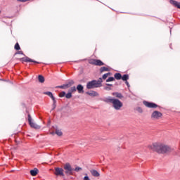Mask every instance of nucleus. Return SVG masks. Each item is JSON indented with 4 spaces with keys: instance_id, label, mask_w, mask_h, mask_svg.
I'll use <instances>...</instances> for the list:
<instances>
[{
    "instance_id": "nucleus-2",
    "label": "nucleus",
    "mask_w": 180,
    "mask_h": 180,
    "mask_svg": "<svg viewBox=\"0 0 180 180\" xmlns=\"http://www.w3.org/2000/svg\"><path fill=\"white\" fill-rule=\"evenodd\" d=\"M102 101L103 102H105V103H112V108H114L115 110H120V109L123 108V103H122V101L117 98H112L111 97H108L103 98Z\"/></svg>"
},
{
    "instance_id": "nucleus-16",
    "label": "nucleus",
    "mask_w": 180,
    "mask_h": 180,
    "mask_svg": "<svg viewBox=\"0 0 180 180\" xmlns=\"http://www.w3.org/2000/svg\"><path fill=\"white\" fill-rule=\"evenodd\" d=\"M90 172L93 176H96V177L101 176V174H99V172H98V171L95 169L91 170Z\"/></svg>"
},
{
    "instance_id": "nucleus-3",
    "label": "nucleus",
    "mask_w": 180,
    "mask_h": 180,
    "mask_svg": "<svg viewBox=\"0 0 180 180\" xmlns=\"http://www.w3.org/2000/svg\"><path fill=\"white\" fill-rule=\"evenodd\" d=\"M102 77H100L98 80H92L86 84L87 89H94V88H101L102 86Z\"/></svg>"
},
{
    "instance_id": "nucleus-35",
    "label": "nucleus",
    "mask_w": 180,
    "mask_h": 180,
    "mask_svg": "<svg viewBox=\"0 0 180 180\" xmlns=\"http://www.w3.org/2000/svg\"><path fill=\"white\" fill-rule=\"evenodd\" d=\"M138 112H139L140 113L143 112V110L141 109V108L139 107L137 109Z\"/></svg>"
},
{
    "instance_id": "nucleus-11",
    "label": "nucleus",
    "mask_w": 180,
    "mask_h": 180,
    "mask_svg": "<svg viewBox=\"0 0 180 180\" xmlns=\"http://www.w3.org/2000/svg\"><path fill=\"white\" fill-rule=\"evenodd\" d=\"M169 2L172 5H174L178 9H180V3L175 0H169Z\"/></svg>"
},
{
    "instance_id": "nucleus-25",
    "label": "nucleus",
    "mask_w": 180,
    "mask_h": 180,
    "mask_svg": "<svg viewBox=\"0 0 180 180\" xmlns=\"http://www.w3.org/2000/svg\"><path fill=\"white\" fill-rule=\"evenodd\" d=\"M53 101V104H52V106H53V110H54V109H56V103H57V101L56 100V98H53L52 99Z\"/></svg>"
},
{
    "instance_id": "nucleus-32",
    "label": "nucleus",
    "mask_w": 180,
    "mask_h": 180,
    "mask_svg": "<svg viewBox=\"0 0 180 180\" xmlns=\"http://www.w3.org/2000/svg\"><path fill=\"white\" fill-rule=\"evenodd\" d=\"M64 96H65V91H62V92L59 93L60 98H64Z\"/></svg>"
},
{
    "instance_id": "nucleus-9",
    "label": "nucleus",
    "mask_w": 180,
    "mask_h": 180,
    "mask_svg": "<svg viewBox=\"0 0 180 180\" xmlns=\"http://www.w3.org/2000/svg\"><path fill=\"white\" fill-rule=\"evenodd\" d=\"M54 175L56 176H64V169L61 167H55Z\"/></svg>"
},
{
    "instance_id": "nucleus-15",
    "label": "nucleus",
    "mask_w": 180,
    "mask_h": 180,
    "mask_svg": "<svg viewBox=\"0 0 180 180\" xmlns=\"http://www.w3.org/2000/svg\"><path fill=\"white\" fill-rule=\"evenodd\" d=\"M30 174L32 176H36L37 174H39V169L37 168H34V169L30 170Z\"/></svg>"
},
{
    "instance_id": "nucleus-13",
    "label": "nucleus",
    "mask_w": 180,
    "mask_h": 180,
    "mask_svg": "<svg viewBox=\"0 0 180 180\" xmlns=\"http://www.w3.org/2000/svg\"><path fill=\"white\" fill-rule=\"evenodd\" d=\"M77 90L79 94H84V86H82V84L77 85Z\"/></svg>"
},
{
    "instance_id": "nucleus-5",
    "label": "nucleus",
    "mask_w": 180,
    "mask_h": 180,
    "mask_svg": "<svg viewBox=\"0 0 180 180\" xmlns=\"http://www.w3.org/2000/svg\"><path fill=\"white\" fill-rule=\"evenodd\" d=\"M63 169H65V174L66 175H72V171H74V169H72V167H71V165L70 163H66L63 166Z\"/></svg>"
},
{
    "instance_id": "nucleus-30",
    "label": "nucleus",
    "mask_w": 180,
    "mask_h": 180,
    "mask_svg": "<svg viewBox=\"0 0 180 180\" xmlns=\"http://www.w3.org/2000/svg\"><path fill=\"white\" fill-rule=\"evenodd\" d=\"M14 49H15V50H18V51L20 50V46L19 45V43L17 42L15 44Z\"/></svg>"
},
{
    "instance_id": "nucleus-28",
    "label": "nucleus",
    "mask_w": 180,
    "mask_h": 180,
    "mask_svg": "<svg viewBox=\"0 0 180 180\" xmlns=\"http://www.w3.org/2000/svg\"><path fill=\"white\" fill-rule=\"evenodd\" d=\"M112 75V73H110V72H108V73H105V74H104L103 75V77H102V79H106V78H108V75Z\"/></svg>"
},
{
    "instance_id": "nucleus-22",
    "label": "nucleus",
    "mask_w": 180,
    "mask_h": 180,
    "mask_svg": "<svg viewBox=\"0 0 180 180\" xmlns=\"http://www.w3.org/2000/svg\"><path fill=\"white\" fill-rule=\"evenodd\" d=\"M38 80H39V82H41V84H43V82H44V77H43V75H39Z\"/></svg>"
},
{
    "instance_id": "nucleus-26",
    "label": "nucleus",
    "mask_w": 180,
    "mask_h": 180,
    "mask_svg": "<svg viewBox=\"0 0 180 180\" xmlns=\"http://www.w3.org/2000/svg\"><path fill=\"white\" fill-rule=\"evenodd\" d=\"M121 79H122V81H127V79H129V75H124L122 77Z\"/></svg>"
},
{
    "instance_id": "nucleus-37",
    "label": "nucleus",
    "mask_w": 180,
    "mask_h": 180,
    "mask_svg": "<svg viewBox=\"0 0 180 180\" xmlns=\"http://www.w3.org/2000/svg\"><path fill=\"white\" fill-rule=\"evenodd\" d=\"M126 85L128 86V88H130V84H129V82H125Z\"/></svg>"
},
{
    "instance_id": "nucleus-18",
    "label": "nucleus",
    "mask_w": 180,
    "mask_h": 180,
    "mask_svg": "<svg viewBox=\"0 0 180 180\" xmlns=\"http://www.w3.org/2000/svg\"><path fill=\"white\" fill-rule=\"evenodd\" d=\"M113 96H115L116 98H119V99H122L123 95L121 93L119 92H114L112 93Z\"/></svg>"
},
{
    "instance_id": "nucleus-4",
    "label": "nucleus",
    "mask_w": 180,
    "mask_h": 180,
    "mask_svg": "<svg viewBox=\"0 0 180 180\" xmlns=\"http://www.w3.org/2000/svg\"><path fill=\"white\" fill-rule=\"evenodd\" d=\"M26 113H27L28 115V123L30 126H31V127H32L33 129H36L37 130H39V129H40V126L37 125V124H35L32 121V116L30 115V113H29L28 110H26Z\"/></svg>"
},
{
    "instance_id": "nucleus-31",
    "label": "nucleus",
    "mask_w": 180,
    "mask_h": 180,
    "mask_svg": "<svg viewBox=\"0 0 180 180\" xmlns=\"http://www.w3.org/2000/svg\"><path fill=\"white\" fill-rule=\"evenodd\" d=\"M112 81H115V77H110L106 79V82H112Z\"/></svg>"
},
{
    "instance_id": "nucleus-24",
    "label": "nucleus",
    "mask_w": 180,
    "mask_h": 180,
    "mask_svg": "<svg viewBox=\"0 0 180 180\" xmlns=\"http://www.w3.org/2000/svg\"><path fill=\"white\" fill-rule=\"evenodd\" d=\"M65 96L67 99H71V98H72V94L69 91L68 94L65 95Z\"/></svg>"
},
{
    "instance_id": "nucleus-1",
    "label": "nucleus",
    "mask_w": 180,
    "mask_h": 180,
    "mask_svg": "<svg viewBox=\"0 0 180 180\" xmlns=\"http://www.w3.org/2000/svg\"><path fill=\"white\" fill-rule=\"evenodd\" d=\"M150 150L158 153V154H167L171 153V147L162 143H154L148 146Z\"/></svg>"
},
{
    "instance_id": "nucleus-36",
    "label": "nucleus",
    "mask_w": 180,
    "mask_h": 180,
    "mask_svg": "<svg viewBox=\"0 0 180 180\" xmlns=\"http://www.w3.org/2000/svg\"><path fill=\"white\" fill-rule=\"evenodd\" d=\"M83 180H91V179H89V178L88 177V176L86 175V176H85L84 177Z\"/></svg>"
},
{
    "instance_id": "nucleus-38",
    "label": "nucleus",
    "mask_w": 180,
    "mask_h": 180,
    "mask_svg": "<svg viewBox=\"0 0 180 180\" xmlns=\"http://www.w3.org/2000/svg\"><path fill=\"white\" fill-rule=\"evenodd\" d=\"M107 86H113L112 84H106Z\"/></svg>"
},
{
    "instance_id": "nucleus-8",
    "label": "nucleus",
    "mask_w": 180,
    "mask_h": 180,
    "mask_svg": "<svg viewBox=\"0 0 180 180\" xmlns=\"http://www.w3.org/2000/svg\"><path fill=\"white\" fill-rule=\"evenodd\" d=\"M143 105H145V106L146 108H150L151 109H156V108H159V105L154 103H151V102L144 101L143 102Z\"/></svg>"
},
{
    "instance_id": "nucleus-29",
    "label": "nucleus",
    "mask_w": 180,
    "mask_h": 180,
    "mask_svg": "<svg viewBox=\"0 0 180 180\" xmlns=\"http://www.w3.org/2000/svg\"><path fill=\"white\" fill-rule=\"evenodd\" d=\"M56 134H57V136H63V131L60 129H56Z\"/></svg>"
},
{
    "instance_id": "nucleus-23",
    "label": "nucleus",
    "mask_w": 180,
    "mask_h": 180,
    "mask_svg": "<svg viewBox=\"0 0 180 180\" xmlns=\"http://www.w3.org/2000/svg\"><path fill=\"white\" fill-rule=\"evenodd\" d=\"M89 64H91L92 65H96V59H94V58L89 59Z\"/></svg>"
},
{
    "instance_id": "nucleus-19",
    "label": "nucleus",
    "mask_w": 180,
    "mask_h": 180,
    "mask_svg": "<svg viewBox=\"0 0 180 180\" xmlns=\"http://www.w3.org/2000/svg\"><path fill=\"white\" fill-rule=\"evenodd\" d=\"M96 65H98V67H102V65H105V63L102 62V60L99 59H96Z\"/></svg>"
},
{
    "instance_id": "nucleus-6",
    "label": "nucleus",
    "mask_w": 180,
    "mask_h": 180,
    "mask_svg": "<svg viewBox=\"0 0 180 180\" xmlns=\"http://www.w3.org/2000/svg\"><path fill=\"white\" fill-rule=\"evenodd\" d=\"M152 120H158L162 117V113L160 111L155 110L150 116Z\"/></svg>"
},
{
    "instance_id": "nucleus-34",
    "label": "nucleus",
    "mask_w": 180,
    "mask_h": 180,
    "mask_svg": "<svg viewBox=\"0 0 180 180\" xmlns=\"http://www.w3.org/2000/svg\"><path fill=\"white\" fill-rule=\"evenodd\" d=\"M15 54H21L22 56H25V54L23 53V51H18L15 53Z\"/></svg>"
},
{
    "instance_id": "nucleus-27",
    "label": "nucleus",
    "mask_w": 180,
    "mask_h": 180,
    "mask_svg": "<svg viewBox=\"0 0 180 180\" xmlns=\"http://www.w3.org/2000/svg\"><path fill=\"white\" fill-rule=\"evenodd\" d=\"M76 91H77V87H75V86L71 87L70 89L69 90V92H70V94H72L73 92H76Z\"/></svg>"
},
{
    "instance_id": "nucleus-7",
    "label": "nucleus",
    "mask_w": 180,
    "mask_h": 180,
    "mask_svg": "<svg viewBox=\"0 0 180 180\" xmlns=\"http://www.w3.org/2000/svg\"><path fill=\"white\" fill-rule=\"evenodd\" d=\"M20 61H21V63H34L35 64H40V62H37L34 60L31 59L30 58L25 56L24 58H20L19 59Z\"/></svg>"
},
{
    "instance_id": "nucleus-17",
    "label": "nucleus",
    "mask_w": 180,
    "mask_h": 180,
    "mask_svg": "<svg viewBox=\"0 0 180 180\" xmlns=\"http://www.w3.org/2000/svg\"><path fill=\"white\" fill-rule=\"evenodd\" d=\"M44 95H47L48 96H49L50 98L55 99L56 98L54 97V96L53 95V93H51V91H46L44 92Z\"/></svg>"
},
{
    "instance_id": "nucleus-33",
    "label": "nucleus",
    "mask_w": 180,
    "mask_h": 180,
    "mask_svg": "<svg viewBox=\"0 0 180 180\" xmlns=\"http://www.w3.org/2000/svg\"><path fill=\"white\" fill-rule=\"evenodd\" d=\"M75 171H76V172H78L79 171H82V168L79 167H76L75 169Z\"/></svg>"
},
{
    "instance_id": "nucleus-12",
    "label": "nucleus",
    "mask_w": 180,
    "mask_h": 180,
    "mask_svg": "<svg viewBox=\"0 0 180 180\" xmlns=\"http://www.w3.org/2000/svg\"><path fill=\"white\" fill-rule=\"evenodd\" d=\"M169 2L172 5H174L178 9H180V3L175 0H169Z\"/></svg>"
},
{
    "instance_id": "nucleus-20",
    "label": "nucleus",
    "mask_w": 180,
    "mask_h": 180,
    "mask_svg": "<svg viewBox=\"0 0 180 180\" xmlns=\"http://www.w3.org/2000/svg\"><path fill=\"white\" fill-rule=\"evenodd\" d=\"M114 78H115V79H117V80L122 79V74H120V73H115L114 75Z\"/></svg>"
},
{
    "instance_id": "nucleus-10",
    "label": "nucleus",
    "mask_w": 180,
    "mask_h": 180,
    "mask_svg": "<svg viewBox=\"0 0 180 180\" xmlns=\"http://www.w3.org/2000/svg\"><path fill=\"white\" fill-rule=\"evenodd\" d=\"M74 81L71 80L70 82H69L68 84H63L61 86H57L56 88H60V89H67V88H70V86H71V85H74Z\"/></svg>"
},
{
    "instance_id": "nucleus-14",
    "label": "nucleus",
    "mask_w": 180,
    "mask_h": 180,
    "mask_svg": "<svg viewBox=\"0 0 180 180\" xmlns=\"http://www.w3.org/2000/svg\"><path fill=\"white\" fill-rule=\"evenodd\" d=\"M86 94L89 95V96H99V94L95 91H88Z\"/></svg>"
},
{
    "instance_id": "nucleus-21",
    "label": "nucleus",
    "mask_w": 180,
    "mask_h": 180,
    "mask_svg": "<svg viewBox=\"0 0 180 180\" xmlns=\"http://www.w3.org/2000/svg\"><path fill=\"white\" fill-rule=\"evenodd\" d=\"M106 71H109V68H106V67L103 66V67H101V68H100V72H101V74H102V72H106Z\"/></svg>"
}]
</instances>
